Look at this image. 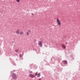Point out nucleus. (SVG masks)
I'll return each mask as SVG.
<instances>
[{
	"instance_id": "nucleus-3",
	"label": "nucleus",
	"mask_w": 80,
	"mask_h": 80,
	"mask_svg": "<svg viewBox=\"0 0 80 80\" xmlns=\"http://www.w3.org/2000/svg\"><path fill=\"white\" fill-rule=\"evenodd\" d=\"M35 75H36V76H37L38 77H40V73L37 74V72H36L35 73Z\"/></svg>"
},
{
	"instance_id": "nucleus-9",
	"label": "nucleus",
	"mask_w": 80,
	"mask_h": 80,
	"mask_svg": "<svg viewBox=\"0 0 80 80\" xmlns=\"http://www.w3.org/2000/svg\"><path fill=\"white\" fill-rule=\"evenodd\" d=\"M20 0H16V2H18V3H19L20 2Z\"/></svg>"
},
{
	"instance_id": "nucleus-11",
	"label": "nucleus",
	"mask_w": 80,
	"mask_h": 80,
	"mask_svg": "<svg viewBox=\"0 0 80 80\" xmlns=\"http://www.w3.org/2000/svg\"><path fill=\"white\" fill-rule=\"evenodd\" d=\"M15 76L16 75L15 74H14V75H13V78H15Z\"/></svg>"
},
{
	"instance_id": "nucleus-2",
	"label": "nucleus",
	"mask_w": 80,
	"mask_h": 80,
	"mask_svg": "<svg viewBox=\"0 0 80 80\" xmlns=\"http://www.w3.org/2000/svg\"><path fill=\"white\" fill-rule=\"evenodd\" d=\"M29 77H31V78H34L35 77V76L34 75H32V74H29Z\"/></svg>"
},
{
	"instance_id": "nucleus-5",
	"label": "nucleus",
	"mask_w": 80,
	"mask_h": 80,
	"mask_svg": "<svg viewBox=\"0 0 80 80\" xmlns=\"http://www.w3.org/2000/svg\"><path fill=\"white\" fill-rule=\"evenodd\" d=\"M20 33V30L19 29L18 30L16 31V33L17 34H19V33Z\"/></svg>"
},
{
	"instance_id": "nucleus-6",
	"label": "nucleus",
	"mask_w": 80,
	"mask_h": 80,
	"mask_svg": "<svg viewBox=\"0 0 80 80\" xmlns=\"http://www.w3.org/2000/svg\"><path fill=\"white\" fill-rule=\"evenodd\" d=\"M23 32L21 31L19 32V34L21 35H23Z\"/></svg>"
},
{
	"instance_id": "nucleus-7",
	"label": "nucleus",
	"mask_w": 80,
	"mask_h": 80,
	"mask_svg": "<svg viewBox=\"0 0 80 80\" xmlns=\"http://www.w3.org/2000/svg\"><path fill=\"white\" fill-rule=\"evenodd\" d=\"M62 47L63 48H64V49L65 48H66V47H65V45L63 44L62 45Z\"/></svg>"
},
{
	"instance_id": "nucleus-4",
	"label": "nucleus",
	"mask_w": 80,
	"mask_h": 80,
	"mask_svg": "<svg viewBox=\"0 0 80 80\" xmlns=\"http://www.w3.org/2000/svg\"><path fill=\"white\" fill-rule=\"evenodd\" d=\"M38 45L40 46V47H42V43L40 41H39L38 43Z\"/></svg>"
},
{
	"instance_id": "nucleus-10",
	"label": "nucleus",
	"mask_w": 80,
	"mask_h": 80,
	"mask_svg": "<svg viewBox=\"0 0 80 80\" xmlns=\"http://www.w3.org/2000/svg\"><path fill=\"white\" fill-rule=\"evenodd\" d=\"M28 35H29V33H28V32H27V36H28Z\"/></svg>"
},
{
	"instance_id": "nucleus-8",
	"label": "nucleus",
	"mask_w": 80,
	"mask_h": 80,
	"mask_svg": "<svg viewBox=\"0 0 80 80\" xmlns=\"http://www.w3.org/2000/svg\"><path fill=\"white\" fill-rule=\"evenodd\" d=\"M64 62L65 64H67V62L66 61H64Z\"/></svg>"
},
{
	"instance_id": "nucleus-16",
	"label": "nucleus",
	"mask_w": 80,
	"mask_h": 80,
	"mask_svg": "<svg viewBox=\"0 0 80 80\" xmlns=\"http://www.w3.org/2000/svg\"><path fill=\"white\" fill-rule=\"evenodd\" d=\"M29 32H30V31H29Z\"/></svg>"
},
{
	"instance_id": "nucleus-15",
	"label": "nucleus",
	"mask_w": 80,
	"mask_h": 80,
	"mask_svg": "<svg viewBox=\"0 0 80 80\" xmlns=\"http://www.w3.org/2000/svg\"><path fill=\"white\" fill-rule=\"evenodd\" d=\"M41 80V78H40L39 79V80Z\"/></svg>"
},
{
	"instance_id": "nucleus-1",
	"label": "nucleus",
	"mask_w": 80,
	"mask_h": 80,
	"mask_svg": "<svg viewBox=\"0 0 80 80\" xmlns=\"http://www.w3.org/2000/svg\"><path fill=\"white\" fill-rule=\"evenodd\" d=\"M56 21L58 25L60 26V25H61V22H60V21L58 19H57L56 20Z\"/></svg>"
},
{
	"instance_id": "nucleus-12",
	"label": "nucleus",
	"mask_w": 80,
	"mask_h": 80,
	"mask_svg": "<svg viewBox=\"0 0 80 80\" xmlns=\"http://www.w3.org/2000/svg\"><path fill=\"white\" fill-rule=\"evenodd\" d=\"M15 52H18V50L17 49H16V50H15Z\"/></svg>"
},
{
	"instance_id": "nucleus-17",
	"label": "nucleus",
	"mask_w": 80,
	"mask_h": 80,
	"mask_svg": "<svg viewBox=\"0 0 80 80\" xmlns=\"http://www.w3.org/2000/svg\"><path fill=\"white\" fill-rule=\"evenodd\" d=\"M0 52H1V51H0Z\"/></svg>"
},
{
	"instance_id": "nucleus-14",
	"label": "nucleus",
	"mask_w": 80,
	"mask_h": 80,
	"mask_svg": "<svg viewBox=\"0 0 80 80\" xmlns=\"http://www.w3.org/2000/svg\"><path fill=\"white\" fill-rule=\"evenodd\" d=\"M31 14H32V15H33V13H32Z\"/></svg>"
},
{
	"instance_id": "nucleus-13",
	"label": "nucleus",
	"mask_w": 80,
	"mask_h": 80,
	"mask_svg": "<svg viewBox=\"0 0 80 80\" xmlns=\"http://www.w3.org/2000/svg\"><path fill=\"white\" fill-rule=\"evenodd\" d=\"M30 73H33V72H32V71H30L29 72Z\"/></svg>"
}]
</instances>
